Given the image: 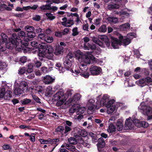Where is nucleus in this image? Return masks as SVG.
Returning a JSON list of instances; mask_svg holds the SVG:
<instances>
[{"label":"nucleus","mask_w":152,"mask_h":152,"mask_svg":"<svg viewBox=\"0 0 152 152\" xmlns=\"http://www.w3.org/2000/svg\"><path fill=\"white\" fill-rule=\"evenodd\" d=\"M31 101V99L26 98L22 100L21 102L23 104L25 105L29 104Z\"/></svg>","instance_id":"603ef678"},{"label":"nucleus","mask_w":152,"mask_h":152,"mask_svg":"<svg viewBox=\"0 0 152 152\" xmlns=\"http://www.w3.org/2000/svg\"><path fill=\"white\" fill-rule=\"evenodd\" d=\"M74 54L78 61V66L84 64H89L91 61L96 60L95 57L89 52L84 54L80 50H77L75 52Z\"/></svg>","instance_id":"f03ea898"},{"label":"nucleus","mask_w":152,"mask_h":152,"mask_svg":"<svg viewBox=\"0 0 152 152\" xmlns=\"http://www.w3.org/2000/svg\"><path fill=\"white\" fill-rule=\"evenodd\" d=\"M115 13L118 14L120 17V19L121 21H123L125 18L129 17L130 15L129 13L126 12L124 10H121L120 12H116Z\"/></svg>","instance_id":"412c9836"},{"label":"nucleus","mask_w":152,"mask_h":152,"mask_svg":"<svg viewBox=\"0 0 152 152\" xmlns=\"http://www.w3.org/2000/svg\"><path fill=\"white\" fill-rule=\"evenodd\" d=\"M97 100L98 103L101 105L106 106L108 102L110 99V96L107 94H104L102 96L100 95L97 98Z\"/></svg>","instance_id":"6e6552de"},{"label":"nucleus","mask_w":152,"mask_h":152,"mask_svg":"<svg viewBox=\"0 0 152 152\" xmlns=\"http://www.w3.org/2000/svg\"><path fill=\"white\" fill-rule=\"evenodd\" d=\"M66 59H69V60H71L73 61V54L70 53L68 54L66 56Z\"/></svg>","instance_id":"680f3d73"},{"label":"nucleus","mask_w":152,"mask_h":152,"mask_svg":"<svg viewBox=\"0 0 152 152\" xmlns=\"http://www.w3.org/2000/svg\"><path fill=\"white\" fill-rule=\"evenodd\" d=\"M34 32H28L27 34V37L30 38H33L35 37L36 36V34Z\"/></svg>","instance_id":"13d9d810"},{"label":"nucleus","mask_w":152,"mask_h":152,"mask_svg":"<svg viewBox=\"0 0 152 152\" xmlns=\"http://www.w3.org/2000/svg\"><path fill=\"white\" fill-rule=\"evenodd\" d=\"M69 142L72 144H75L77 143V141L74 138L70 137L68 139Z\"/></svg>","instance_id":"4d7b16f0"},{"label":"nucleus","mask_w":152,"mask_h":152,"mask_svg":"<svg viewBox=\"0 0 152 152\" xmlns=\"http://www.w3.org/2000/svg\"><path fill=\"white\" fill-rule=\"evenodd\" d=\"M33 65L32 64L30 63L28 65V68L26 70L27 72L28 73H31L33 71Z\"/></svg>","instance_id":"a19ab883"},{"label":"nucleus","mask_w":152,"mask_h":152,"mask_svg":"<svg viewBox=\"0 0 152 152\" xmlns=\"http://www.w3.org/2000/svg\"><path fill=\"white\" fill-rule=\"evenodd\" d=\"M65 96L66 95L64 94L63 90L60 89L53 96V99L54 101L58 100V99Z\"/></svg>","instance_id":"4468645a"},{"label":"nucleus","mask_w":152,"mask_h":152,"mask_svg":"<svg viewBox=\"0 0 152 152\" xmlns=\"http://www.w3.org/2000/svg\"><path fill=\"white\" fill-rule=\"evenodd\" d=\"M25 30L28 32H33L34 31V27L30 26H27L25 27Z\"/></svg>","instance_id":"864d4df0"},{"label":"nucleus","mask_w":152,"mask_h":152,"mask_svg":"<svg viewBox=\"0 0 152 152\" xmlns=\"http://www.w3.org/2000/svg\"><path fill=\"white\" fill-rule=\"evenodd\" d=\"M117 129L119 131H121L123 128V124L122 122L118 121L116 123Z\"/></svg>","instance_id":"09e8293b"},{"label":"nucleus","mask_w":152,"mask_h":152,"mask_svg":"<svg viewBox=\"0 0 152 152\" xmlns=\"http://www.w3.org/2000/svg\"><path fill=\"white\" fill-rule=\"evenodd\" d=\"M4 10L7 11H11L12 10V8L7 6L5 4H2L0 2V11H2Z\"/></svg>","instance_id":"7c9ffc66"},{"label":"nucleus","mask_w":152,"mask_h":152,"mask_svg":"<svg viewBox=\"0 0 152 152\" xmlns=\"http://www.w3.org/2000/svg\"><path fill=\"white\" fill-rule=\"evenodd\" d=\"M88 64H84L80 65L79 67L80 69H75V72L72 70H71L72 75L75 76H76L78 74H80V75L85 78H88L90 75L88 71V68L87 65Z\"/></svg>","instance_id":"20e7f679"},{"label":"nucleus","mask_w":152,"mask_h":152,"mask_svg":"<svg viewBox=\"0 0 152 152\" xmlns=\"http://www.w3.org/2000/svg\"><path fill=\"white\" fill-rule=\"evenodd\" d=\"M115 101L113 99H111L107 102L105 106L107 108V112L108 114H110L113 112L115 109V106L113 105Z\"/></svg>","instance_id":"1a4fd4ad"},{"label":"nucleus","mask_w":152,"mask_h":152,"mask_svg":"<svg viewBox=\"0 0 152 152\" xmlns=\"http://www.w3.org/2000/svg\"><path fill=\"white\" fill-rule=\"evenodd\" d=\"M67 147H66V148L73 152H78V151L76 150L75 148V147L69 144H68V145H67Z\"/></svg>","instance_id":"e433bc0d"},{"label":"nucleus","mask_w":152,"mask_h":152,"mask_svg":"<svg viewBox=\"0 0 152 152\" xmlns=\"http://www.w3.org/2000/svg\"><path fill=\"white\" fill-rule=\"evenodd\" d=\"M126 36L130 39L131 41L133 38L136 37V34L134 33H130L128 34Z\"/></svg>","instance_id":"49530a36"},{"label":"nucleus","mask_w":152,"mask_h":152,"mask_svg":"<svg viewBox=\"0 0 152 152\" xmlns=\"http://www.w3.org/2000/svg\"><path fill=\"white\" fill-rule=\"evenodd\" d=\"M63 22H61L62 24L66 27H70L74 24L73 20H67L66 17H64L62 18Z\"/></svg>","instance_id":"aec40b11"},{"label":"nucleus","mask_w":152,"mask_h":152,"mask_svg":"<svg viewBox=\"0 0 152 152\" xmlns=\"http://www.w3.org/2000/svg\"><path fill=\"white\" fill-rule=\"evenodd\" d=\"M45 37L46 35L45 34L41 33L39 35L38 38L39 39L45 40Z\"/></svg>","instance_id":"0e129e2a"},{"label":"nucleus","mask_w":152,"mask_h":152,"mask_svg":"<svg viewBox=\"0 0 152 152\" xmlns=\"http://www.w3.org/2000/svg\"><path fill=\"white\" fill-rule=\"evenodd\" d=\"M18 35L19 36L18 37L16 34H13L11 37L9 38L8 40L9 41V42H8L7 37L6 34L3 33L1 34V36L3 40V42H4L5 43L7 48L12 49L13 48H15L18 47V46H19L20 44H23V43L21 38H23L24 40L26 42L29 41V39L27 38V37L26 36V34L24 31H20L18 33ZM18 48L20 49V47Z\"/></svg>","instance_id":"f257e3e1"},{"label":"nucleus","mask_w":152,"mask_h":152,"mask_svg":"<svg viewBox=\"0 0 152 152\" xmlns=\"http://www.w3.org/2000/svg\"><path fill=\"white\" fill-rule=\"evenodd\" d=\"M67 98L66 96L58 99V100H55L57 101L56 105L57 106H60L64 105L66 104V100Z\"/></svg>","instance_id":"b1692460"},{"label":"nucleus","mask_w":152,"mask_h":152,"mask_svg":"<svg viewBox=\"0 0 152 152\" xmlns=\"http://www.w3.org/2000/svg\"><path fill=\"white\" fill-rule=\"evenodd\" d=\"M14 93L16 95H20L23 93V91L19 87V84L17 81H15L14 84Z\"/></svg>","instance_id":"dca6fc26"},{"label":"nucleus","mask_w":152,"mask_h":152,"mask_svg":"<svg viewBox=\"0 0 152 152\" xmlns=\"http://www.w3.org/2000/svg\"><path fill=\"white\" fill-rule=\"evenodd\" d=\"M119 5L116 4H110L108 6V8L110 10H112L113 9H117L119 8Z\"/></svg>","instance_id":"ea45409f"},{"label":"nucleus","mask_w":152,"mask_h":152,"mask_svg":"<svg viewBox=\"0 0 152 152\" xmlns=\"http://www.w3.org/2000/svg\"><path fill=\"white\" fill-rule=\"evenodd\" d=\"M44 40L48 43H50L53 41V38L52 37L48 36L45 37Z\"/></svg>","instance_id":"5fc2aeb1"},{"label":"nucleus","mask_w":152,"mask_h":152,"mask_svg":"<svg viewBox=\"0 0 152 152\" xmlns=\"http://www.w3.org/2000/svg\"><path fill=\"white\" fill-rule=\"evenodd\" d=\"M39 141L42 144H48L50 143L51 144H54L56 145L55 147L58 144L57 142L58 141V139H54L53 140L49 139L48 140H45L43 139H39Z\"/></svg>","instance_id":"ddd939ff"},{"label":"nucleus","mask_w":152,"mask_h":152,"mask_svg":"<svg viewBox=\"0 0 152 152\" xmlns=\"http://www.w3.org/2000/svg\"><path fill=\"white\" fill-rule=\"evenodd\" d=\"M86 108L84 107H80V105L79 107L77 108L76 113L77 115H81L83 114L85 111Z\"/></svg>","instance_id":"72a5a7b5"},{"label":"nucleus","mask_w":152,"mask_h":152,"mask_svg":"<svg viewBox=\"0 0 152 152\" xmlns=\"http://www.w3.org/2000/svg\"><path fill=\"white\" fill-rule=\"evenodd\" d=\"M48 18L50 20H53L54 19L55 17L53 14L50 13H47L45 14Z\"/></svg>","instance_id":"3c124183"},{"label":"nucleus","mask_w":152,"mask_h":152,"mask_svg":"<svg viewBox=\"0 0 152 152\" xmlns=\"http://www.w3.org/2000/svg\"><path fill=\"white\" fill-rule=\"evenodd\" d=\"M136 83L139 86L143 87L146 85L145 80V78H143L137 80L136 82Z\"/></svg>","instance_id":"473e14b6"},{"label":"nucleus","mask_w":152,"mask_h":152,"mask_svg":"<svg viewBox=\"0 0 152 152\" xmlns=\"http://www.w3.org/2000/svg\"><path fill=\"white\" fill-rule=\"evenodd\" d=\"M108 20L110 23H116L118 21V19L114 17H109L107 18Z\"/></svg>","instance_id":"58836bf2"},{"label":"nucleus","mask_w":152,"mask_h":152,"mask_svg":"<svg viewBox=\"0 0 152 152\" xmlns=\"http://www.w3.org/2000/svg\"><path fill=\"white\" fill-rule=\"evenodd\" d=\"M19 87L23 91V93L27 92L28 91V83L25 81H21L19 83Z\"/></svg>","instance_id":"4be33fe9"},{"label":"nucleus","mask_w":152,"mask_h":152,"mask_svg":"<svg viewBox=\"0 0 152 152\" xmlns=\"http://www.w3.org/2000/svg\"><path fill=\"white\" fill-rule=\"evenodd\" d=\"M120 41H121V45L126 46L129 45L131 42V39H129L126 36L120 35L119 37Z\"/></svg>","instance_id":"2eb2a0df"},{"label":"nucleus","mask_w":152,"mask_h":152,"mask_svg":"<svg viewBox=\"0 0 152 152\" xmlns=\"http://www.w3.org/2000/svg\"><path fill=\"white\" fill-rule=\"evenodd\" d=\"M56 68L59 70L60 73H63L65 71V69L63 68L60 63H57L56 64Z\"/></svg>","instance_id":"f704fd0d"},{"label":"nucleus","mask_w":152,"mask_h":152,"mask_svg":"<svg viewBox=\"0 0 152 152\" xmlns=\"http://www.w3.org/2000/svg\"><path fill=\"white\" fill-rule=\"evenodd\" d=\"M78 132L79 135L83 137H85L87 135V132L84 130L79 129Z\"/></svg>","instance_id":"a18cd8bd"},{"label":"nucleus","mask_w":152,"mask_h":152,"mask_svg":"<svg viewBox=\"0 0 152 152\" xmlns=\"http://www.w3.org/2000/svg\"><path fill=\"white\" fill-rule=\"evenodd\" d=\"M40 8L42 10H50L51 7L50 5L46 4L41 6Z\"/></svg>","instance_id":"8fccbe9b"},{"label":"nucleus","mask_w":152,"mask_h":152,"mask_svg":"<svg viewBox=\"0 0 152 152\" xmlns=\"http://www.w3.org/2000/svg\"><path fill=\"white\" fill-rule=\"evenodd\" d=\"M6 87L7 85H5L4 88L0 89V98H4L5 99L9 100L12 97V92L10 90L5 92Z\"/></svg>","instance_id":"0eeeda50"},{"label":"nucleus","mask_w":152,"mask_h":152,"mask_svg":"<svg viewBox=\"0 0 152 152\" xmlns=\"http://www.w3.org/2000/svg\"><path fill=\"white\" fill-rule=\"evenodd\" d=\"M111 46L114 49H117L119 48L121 45V41L119 39L111 36Z\"/></svg>","instance_id":"f8f14e48"},{"label":"nucleus","mask_w":152,"mask_h":152,"mask_svg":"<svg viewBox=\"0 0 152 152\" xmlns=\"http://www.w3.org/2000/svg\"><path fill=\"white\" fill-rule=\"evenodd\" d=\"M78 33L77 27H75L73 29L72 34L73 36H75L77 35Z\"/></svg>","instance_id":"052dcab7"},{"label":"nucleus","mask_w":152,"mask_h":152,"mask_svg":"<svg viewBox=\"0 0 152 152\" xmlns=\"http://www.w3.org/2000/svg\"><path fill=\"white\" fill-rule=\"evenodd\" d=\"M73 61L69 60L68 59H66L64 62V64L65 67L66 69H68L72 65Z\"/></svg>","instance_id":"c756f323"},{"label":"nucleus","mask_w":152,"mask_h":152,"mask_svg":"<svg viewBox=\"0 0 152 152\" xmlns=\"http://www.w3.org/2000/svg\"><path fill=\"white\" fill-rule=\"evenodd\" d=\"M81 97V96L80 94H75L72 98L69 99L68 101L69 103L72 102L73 103H74L75 102H76L79 100Z\"/></svg>","instance_id":"a878e982"},{"label":"nucleus","mask_w":152,"mask_h":152,"mask_svg":"<svg viewBox=\"0 0 152 152\" xmlns=\"http://www.w3.org/2000/svg\"><path fill=\"white\" fill-rule=\"evenodd\" d=\"M3 149L4 150H7L11 148V147L8 144H4L2 146Z\"/></svg>","instance_id":"338daca9"},{"label":"nucleus","mask_w":152,"mask_h":152,"mask_svg":"<svg viewBox=\"0 0 152 152\" xmlns=\"http://www.w3.org/2000/svg\"><path fill=\"white\" fill-rule=\"evenodd\" d=\"M145 83L146 85L148 86L152 85V79L149 77H145Z\"/></svg>","instance_id":"37998d69"},{"label":"nucleus","mask_w":152,"mask_h":152,"mask_svg":"<svg viewBox=\"0 0 152 152\" xmlns=\"http://www.w3.org/2000/svg\"><path fill=\"white\" fill-rule=\"evenodd\" d=\"M78 142L80 143L83 145L84 146L89 148L90 147L89 144L86 142L83 141V139L81 137H80L79 138V140H78Z\"/></svg>","instance_id":"c9c22d12"},{"label":"nucleus","mask_w":152,"mask_h":152,"mask_svg":"<svg viewBox=\"0 0 152 152\" xmlns=\"http://www.w3.org/2000/svg\"><path fill=\"white\" fill-rule=\"evenodd\" d=\"M26 71V69L25 67H23L20 68L18 71V73L20 75H22L25 73Z\"/></svg>","instance_id":"bf43d9fd"},{"label":"nucleus","mask_w":152,"mask_h":152,"mask_svg":"<svg viewBox=\"0 0 152 152\" xmlns=\"http://www.w3.org/2000/svg\"><path fill=\"white\" fill-rule=\"evenodd\" d=\"M43 82L46 84H49L52 83L55 80V78L49 75L42 77Z\"/></svg>","instance_id":"f3484780"},{"label":"nucleus","mask_w":152,"mask_h":152,"mask_svg":"<svg viewBox=\"0 0 152 152\" xmlns=\"http://www.w3.org/2000/svg\"><path fill=\"white\" fill-rule=\"evenodd\" d=\"M130 28V24L128 23L120 26L119 29L122 31H127L129 30Z\"/></svg>","instance_id":"c85d7f7f"},{"label":"nucleus","mask_w":152,"mask_h":152,"mask_svg":"<svg viewBox=\"0 0 152 152\" xmlns=\"http://www.w3.org/2000/svg\"><path fill=\"white\" fill-rule=\"evenodd\" d=\"M7 66V65L5 62L0 61V70L6 69Z\"/></svg>","instance_id":"de8ad7c7"},{"label":"nucleus","mask_w":152,"mask_h":152,"mask_svg":"<svg viewBox=\"0 0 152 152\" xmlns=\"http://www.w3.org/2000/svg\"><path fill=\"white\" fill-rule=\"evenodd\" d=\"M98 38L104 42L107 47L109 48H111L109 40L107 36L105 35H99Z\"/></svg>","instance_id":"a211bd4d"},{"label":"nucleus","mask_w":152,"mask_h":152,"mask_svg":"<svg viewBox=\"0 0 152 152\" xmlns=\"http://www.w3.org/2000/svg\"><path fill=\"white\" fill-rule=\"evenodd\" d=\"M89 71L91 75L94 76L97 75L102 73V68L96 66H91L89 69Z\"/></svg>","instance_id":"9d476101"},{"label":"nucleus","mask_w":152,"mask_h":152,"mask_svg":"<svg viewBox=\"0 0 152 152\" xmlns=\"http://www.w3.org/2000/svg\"><path fill=\"white\" fill-rule=\"evenodd\" d=\"M141 126L144 128H146L148 126V124L145 121H143L141 122Z\"/></svg>","instance_id":"69168bd1"},{"label":"nucleus","mask_w":152,"mask_h":152,"mask_svg":"<svg viewBox=\"0 0 152 152\" xmlns=\"http://www.w3.org/2000/svg\"><path fill=\"white\" fill-rule=\"evenodd\" d=\"M54 93V91L53 90L51 86H49L47 88L45 91V95L46 96H50L53 94Z\"/></svg>","instance_id":"cd10ccee"},{"label":"nucleus","mask_w":152,"mask_h":152,"mask_svg":"<svg viewBox=\"0 0 152 152\" xmlns=\"http://www.w3.org/2000/svg\"><path fill=\"white\" fill-rule=\"evenodd\" d=\"M33 62L34 66L37 68H38L39 67L42 65L41 62L37 60L36 58L34 59Z\"/></svg>","instance_id":"79ce46f5"},{"label":"nucleus","mask_w":152,"mask_h":152,"mask_svg":"<svg viewBox=\"0 0 152 152\" xmlns=\"http://www.w3.org/2000/svg\"><path fill=\"white\" fill-rule=\"evenodd\" d=\"M84 41L85 42L84 44V48L85 50H96V54H99L101 52L100 48L97 47L96 45L92 43H87L90 40L89 39L88 37H85L83 39Z\"/></svg>","instance_id":"423d86ee"},{"label":"nucleus","mask_w":152,"mask_h":152,"mask_svg":"<svg viewBox=\"0 0 152 152\" xmlns=\"http://www.w3.org/2000/svg\"><path fill=\"white\" fill-rule=\"evenodd\" d=\"M133 121L131 117L127 119L125 122V126L126 129H132L134 126V124H132Z\"/></svg>","instance_id":"6ab92c4d"},{"label":"nucleus","mask_w":152,"mask_h":152,"mask_svg":"<svg viewBox=\"0 0 152 152\" xmlns=\"http://www.w3.org/2000/svg\"><path fill=\"white\" fill-rule=\"evenodd\" d=\"M41 69L42 71L44 73H46L49 72L48 68L46 67L45 66L42 67L41 68Z\"/></svg>","instance_id":"774afa93"},{"label":"nucleus","mask_w":152,"mask_h":152,"mask_svg":"<svg viewBox=\"0 0 152 152\" xmlns=\"http://www.w3.org/2000/svg\"><path fill=\"white\" fill-rule=\"evenodd\" d=\"M98 143L97 145L99 152H102V151L101 148L104 147L105 142L102 138H100L98 140Z\"/></svg>","instance_id":"5701e85b"},{"label":"nucleus","mask_w":152,"mask_h":152,"mask_svg":"<svg viewBox=\"0 0 152 152\" xmlns=\"http://www.w3.org/2000/svg\"><path fill=\"white\" fill-rule=\"evenodd\" d=\"M138 108L141 113L147 116L148 120L152 119V108L150 106L147 105L146 103L142 102Z\"/></svg>","instance_id":"39448f33"},{"label":"nucleus","mask_w":152,"mask_h":152,"mask_svg":"<svg viewBox=\"0 0 152 152\" xmlns=\"http://www.w3.org/2000/svg\"><path fill=\"white\" fill-rule=\"evenodd\" d=\"M32 97L33 99L36 102L39 103H41L40 99L37 96L35 95H32Z\"/></svg>","instance_id":"e2e57ef3"},{"label":"nucleus","mask_w":152,"mask_h":152,"mask_svg":"<svg viewBox=\"0 0 152 152\" xmlns=\"http://www.w3.org/2000/svg\"><path fill=\"white\" fill-rule=\"evenodd\" d=\"M95 101L94 99L89 100L87 102V106L88 107V113H92L95 107Z\"/></svg>","instance_id":"9b49d317"},{"label":"nucleus","mask_w":152,"mask_h":152,"mask_svg":"<svg viewBox=\"0 0 152 152\" xmlns=\"http://www.w3.org/2000/svg\"><path fill=\"white\" fill-rule=\"evenodd\" d=\"M92 41L101 47H104V45L103 43L99 39V38L96 37H93L92 38Z\"/></svg>","instance_id":"bb28decb"},{"label":"nucleus","mask_w":152,"mask_h":152,"mask_svg":"<svg viewBox=\"0 0 152 152\" xmlns=\"http://www.w3.org/2000/svg\"><path fill=\"white\" fill-rule=\"evenodd\" d=\"M64 48L62 46L58 45L56 48L54 54L56 55H59L63 54L64 52Z\"/></svg>","instance_id":"393cba45"},{"label":"nucleus","mask_w":152,"mask_h":152,"mask_svg":"<svg viewBox=\"0 0 152 152\" xmlns=\"http://www.w3.org/2000/svg\"><path fill=\"white\" fill-rule=\"evenodd\" d=\"M39 50L38 56L39 57H46L49 59L53 58V49L51 46L47 48L45 44H39L37 47Z\"/></svg>","instance_id":"7ed1b4c3"},{"label":"nucleus","mask_w":152,"mask_h":152,"mask_svg":"<svg viewBox=\"0 0 152 152\" xmlns=\"http://www.w3.org/2000/svg\"><path fill=\"white\" fill-rule=\"evenodd\" d=\"M80 104H75L73 105L70 108L69 112L70 115H72L75 111L76 112L77 108L79 107Z\"/></svg>","instance_id":"2f4dec72"},{"label":"nucleus","mask_w":152,"mask_h":152,"mask_svg":"<svg viewBox=\"0 0 152 152\" xmlns=\"http://www.w3.org/2000/svg\"><path fill=\"white\" fill-rule=\"evenodd\" d=\"M107 29L106 26L105 25H103L98 28V31L99 32L104 33L106 31Z\"/></svg>","instance_id":"c03bdc74"},{"label":"nucleus","mask_w":152,"mask_h":152,"mask_svg":"<svg viewBox=\"0 0 152 152\" xmlns=\"http://www.w3.org/2000/svg\"><path fill=\"white\" fill-rule=\"evenodd\" d=\"M115 126L114 125L111 124L109 125L108 129H107V131L109 132L112 133L115 132Z\"/></svg>","instance_id":"4c0bfd02"},{"label":"nucleus","mask_w":152,"mask_h":152,"mask_svg":"<svg viewBox=\"0 0 152 152\" xmlns=\"http://www.w3.org/2000/svg\"><path fill=\"white\" fill-rule=\"evenodd\" d=\"M133 122L134 124H135V125L138 127H140L141 126V123L140 122V121L137 119H134L133 121Z\"/></svg>","instance_id":"6e6d98bb"}]
</instances>
